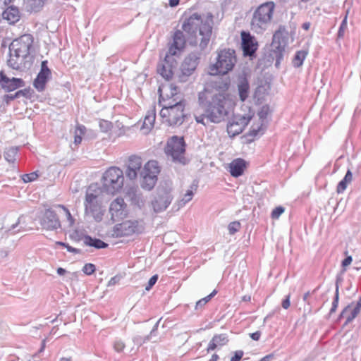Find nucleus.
I'll return each mask as SVG.
<instances>
[{"label":"nucleus","mask_w":361,"mask_h":361,"mask_svg":"<svg viewBox=\"0 0 361 361\" xmlns=\"http://www.w3.org/2000/svg\"><path fill=\"white\" fill-rule=\"evenodd\" d=\"M198 102L202 114L195 115V118L197 123L204 126L224 121L234 105L228 94L219 91L200 92Z\"/></svg>","instance_id":"obj_1"},{"label":"nucleus","mask_w":361,"mask_h":361,"mask_svg":"<svg viewBox=\"0 0 361 361\" xmlns=\"http://www.w3.org/2000/svg\"><path fill=\"white\" fill-rule=\"evenodd\" d=\"M181 28L188 35V41L192 46H199L204 49L212 34L213 15L207 13L205 19L198 13L185 12Z\"/></svg>","instance_id":"obj_2"},{"label":"nucleus","mask_w":361,"mask_h":361,"mask_svg":"<svg viewBox=\"0 0 361 361\" xmlns=\"http://www.w3.org/2000/svg\"><path fill=\"white\" fill-rule=\"evenodd\" d=\"M32 44L33 37L30 34L23 35L14 39L9 45L8 66L16 70L27 68L25 60L30 56Z\"/></svg>","instance_id":"obj_3"},{"label":"nucleus","mask_w":361,"mask_h":361,"mask_svg":"<svg viewBox=\"0 0 361 361\" xmlns=\"http://www.w3.org/2000/svg\"><path fill=\"white\" fill-rule=\"evenodd\" d=\"M101 189L96 185H91L86 190L84 200L85 215L92 217L94 221L100 222L105 212L102 204Z\"/></svg>","instance_id":"obj_4"},{"label":"nucleus","mask_w":361,"mask_h":361,"mask_svg":"<svg viewBox=\"0 0 361 361\" xmlns=\"http://www.w3.org/2000/svg\"><path fill=\"white\" fill-rule=\"evenodd\" d=\"M275 4L273 1H267L259 5L252 14L250 25L256 33L264 32L271 24Z\"/></svg>","instance_id":"obj_5"},{"label":"nucleus","mask_w":361,"mask_h":361,"mask_svg":"<svg viewBox=\"0 0 361 361\" xmlns=\"http://www.w3.org/2000/svg\"><path fill=\"white\" fill-rule=\"evenodd\" d=\"M236 61L235 52L233 49L221 50L218 53L216 62L209 66V74L226 75L233 70Z\"/></svg>","instance_id":"obj_6"},{"label":"nucleus","mask_w":361,"mask_h":361,"mask_svg":"<svg viewBox=\"0 0 361 361\" xmlns=\"http://www.w3.org/2000/svg\"><path fill=\"white\" fill-rule=\"evenodd\" d=\"M200 56L201 54L200 52H191L188 54L175 73V79L179 82L190 81L193 78L200 62Z\"/></svg>","instance_id":"obj_7"},{"label":"nucleus","mask_w":361,"mask_h":361,"mask_svg":"<svg viewBox=\"0 0 361 361\" xmlns=\"http://www.w3.org/2000/svg\"><path fill=\"white\" fill-rule=\"evenodd\" d=\"M123 172L118 167H110L102 176V190L107 194L114 195L123 186Z\"/></svg>","instance_id":"obj_8"},{"label":"nucleus","mask_w":361,"mask_h":361,"mask_svg":"<svg viewBox=\"0 0 361 361\" xmlns=\"http://www.w3.org/2000/svg\"><path fill=\"white\" fill-rule=\"evenodd\" d=\"M186 144L183 137L173 135L170 137L165 147V153L175 163L185 165L188 159L185 157Z\"/></svg>","instance_id":"obj_9"},{"label":"nucleus","mask_w":361,"mask_h":361,"mask_svg":"<svg viewBox=\"0 0 361 361\" xmlns=\"http://www.w3.org/2000/svg\"><path fill=\"white\" fill-rule=\"evenodd\" d=\"M184 109V101H176L174 104L164 106L160 111V116L166 118V122L170 126H180L186 116Z\"/></svg>","instance_id":"obj_10"},{"label":"nucleus","mask_w":361,"mask_h":361,"mask_svg":"<svg viewBox=\"0 0 361 361\" xmlns=\"http://www.w3.org/2000/svg\"><path fill=\"white\" fill-rule=\"evenodd\" d=\"M159 173L158 162L154 160L149 161L145 164L140 172V185L147 190H151L157 181V175Z\"/></svg>","instance_id":"obj_11"},{"label":"nucleus","mask_w":361,"mask_h":361,"mask_svg":"<svg viewBox=\"0 0 361 361\" xmlns=\"http://www.w3.org/2000/svg\"><path fill=\"white\" fill-rule=\"evenodd\" d=\"M173 196L169 188L159 187L151 201V206L155 213L165 211L171 204Z\"/></svg>","instance_id":"obj_12"},{"label":"nucleus","mask_w":361,"mask_h":361,"mask_svg":"<svg viewBox=\"0 0 361 361\" xmlns=\"http://www.w3.org/2000/svg\"><path fill=\"white\" fill-rule=\"evenodd\" d=\"M144 231L142 222L137 220L126 221L114 227L113 235L116 237L128 236L133 233H140Z\"/></svg>","instance_id":"obj_13"},{"label":"nucleus","mask_w":361,"mask_h":361,"mask_svg":"<svg viewBox=\"0 0 361 361\" xmlns=\"http://www.w3.org/2000/svg\"><path fill=\"white\" fill-rule=\"evenodd\" d=\"M184 31L178 30L172 37V42L171 43L166 54L171 56H179L184 50L186 44L185 36Z\"/></svg>","instance_id":"obj_14"},{"label":"nucleus","mask_w":361,"mask_h":361,"mask_svg":"<svg viewBox=\"0 0 361 361\" xmlns=\"http://www.w3.org/2000/svg\"><path fill=\"white\" fill-rule=\"evenodd\" d=\"M40 225L42 228L48 231H54L61 227L59 219L56 212L51 209L44 211L40 218Z\"/></svg>","instance_id":"obj_15"},{"label":"nucleus","mask_w":361,"mask_h":361,"mask_svg":"<svg viewBox=\"0 0 361 361\" xmlns=\"http://www.w3.org/2000/svg\"><path fill=\"white\" fill-rule=\"evenodd\" d=\"M111 219L118 221L126 217L128 214L127 204L121 197H117L111 202L109 207Z\"/></svg>","instance_id":"obj_16"},{"label":"nucleus","mask_w":361,"mask_h":361,"mask_svg":"<svg viewBox=\"0 0 361 361\" xmlns=\"http://www.w3.org/2000/svg\"><path fill=\"white\" fill-rule=\"evenodd\" d=\"M47 64V61H42L40 71L33 81V86L38 92H42L44 90L46 84L51 75V71Z\"/></svg>","instance_id":"obj_17"},{"label":"nucleus","mask_w":361,"mask_h":361,"mask_svg":"<svg viewBox=\"0 0 361 361\" xmlns=\"http://www.w3.org/2000/svg\"><path fill=\"white\" fill-rule=\"evenodd\" d=\"M250 119L251 117L250 116H235L233 121L228 125V133L232 134L233 136L240 134L249 123Z\"/></svg>","instance_id":"obj_18"},{"label":"nucleus","mask_w":361,"mask_h":361,"mask_svg":"<svg viewBox=\"0 0 361 361\" xmlns=\"http://www.w3.org/2000/svg\"><path fill=\"white\" fill-rule=\"evenodd\" d=\"M242 49L245 56H253L258 47L257 42L255 37L252 36L248 32L243 31L241 32Z\"/></svg>","instance_id":"obj_19"},{"label":"nucleus","mask_w":361,"mask_h":361,"mask_svg":"<svg viewBox=\"0 0 361 361\" xmlns=\"http://www.w3.org/2000/svg\"><path fill=\"white\" fill-rule=\"evenodd\" d=\"M173 63H176L173 56L166 54L164 60L157 66V72L166 80H171L175 73L173 71Z\"/></svg>","instance_id":"obj_20"},{"label":"nucleus","mask_w":361,"mask_h":361,"mask_svg":"<svg viewBox=\"0 0 361 361\" xmlns=\"http://www.w3.org/2000/svg\"><path fill=\"white\" fill-rule=\"evenodd\" d=\"M361 310V297L357 301L356 304L353 303L347 305L341 312L338 319L345 318V325L350 323L360 313Z\"/></svg>","instance_id":"obj_21"},{"label":"nucleus","mask_w":361,"mask_h":361,"mask_svg":"<svg viewBox=\"0 0 361 361\" xmlns=\"http://www.w3.org/2000/svg\"><path fill=\"white\" fill-rule=\"evenodd\" d=\"M142 162L140 157L132 155L129 157L126 176L130 180H134L137 178L138 172H141Z\"/></svg>","instance_id":"obj_22"},{"label":"nucleus","mask_w":361,"mask_h":361,"mask_svg":"<svg viewBox=\"0 0 361 361\" xmlns=\"http://www.w3.org/2000/svg\"><path fill=\"white\" fill-rule=\"evenodd\" d=\"M0 85L7 92H12L25 85V82L21 78H9L3 72H0Z\"/></svg>","instance_id":"obj_23"},{"label":"nucleus","mask_w":361,"mask_h":361,"mask_svg":"<svg viewBox=\"0 0 361 361\" xmlns=\"http://www.w3.org/2000/svg\"><path fill=\"white\" fill-rule=\"evenodd\" d=\"M246 168V161L240 158L233 160L229 164V172L233 177L240 176Z\"/></svg>","instance_id":"obj_24"},{"label":"nucleus","mask_w":361,"mask_h":361,"mask_svg":"<svg viewBox=\"0 0 361 361\" xmlns=\"http://www.w3.org/2000/svg\"><path fill=\"white\" fill-rule=\"evenodd\" d=\"M2 18L9 24H15L20 19V11L16 6H9L3 11Z\"/></svg>","instance_id":"obj_25"},{"label":"nucleus","mask_w":361,"mask_h":361,"mask_svg":"<svg viewBox=\"0 0 361 361\" xmlns=\"http://www.w3.org/2000/svg\"><path fill=\"white\" fill-rule=\"evenodd\" d=\"M228 342V336L225 334H217L214 336L212 339L209 341L207 352L215 350L217 347H221L226 345Z\"/></svg>","instance_id":"obj_26"},{"label":"nucleus","mask_w":361,"mask_h":361,"mask_svg":"<svg viewBox=\"0 0 361 361\" xmlns=\"http://www.w3.org/2000/svg\"><path fill=\"white\" fill-rule=\"evenodd\" d=\"M156 118V114L154 109H151L147 111L145 115L143 124L141 127V130H143L144 134H147L154 126V123Z\"/></svg>","instance_id":"obj_27"},{"label":"nucleus","mask_w":361,"mask_h":361,"mask_svg":"<svg viewBox=\"0 0 361 361\" xmlns=\"http://www.w3.org/2000/svg\"><path fill=\"white\" fill-rule=\"evenodd\" d=\"M83 242L85 245L93 247L96 249H104L109 246V244L104 241L97 238H92L88 235L84 236Z\"/></svg>","instance_id":"obj_28"},{"label":"nucleus","mask_w":361,"mask_h":361,"mask_svg":"<svg viewBox=\"0 0 361 361\" xmlns=\"http://www.w3.org/2000/svg\"><path fill=\"white\" fill-rule=\"evenodd\" d=\"M28 229L30 228L25 224V217L21 216L18 218V221L8 228V231L11 234H15Z\"/></svg>","instance_id":"obj_29"},{"label":"nucleus","mask_w":361,"mask_h":361,"mask_svg":"<svg viewBox=\"0 0 361 361\" xmlns=\"http://www.w3.org/2000/svg\"><path fill=\"white\" fill-rule=\"evenodd\" d=\"M250 85L246 78H242L238 85V90L240 99L242 102H244L248 97Z\"/></svg>","instance_id":"obj_30"},{"label":"nucleus","mask_w":361,"mask_h":361,"mask_svg":"<svg viewBox=\"0 0 361 361\" xmlns=\"http://www.w3.org/2000/svg\"><path fill=\"white\" fill-rule=\"evenodd\" d=\"M197 188V183L193 182V183L190 185V189H188L186 192L184 194L183 197L178 201V204L179 207H182L185 206L188 202H189L194 195V191H196Z\"/></svg>","instance_id":"obj_31"},{"label":"nucleus","mask_w":361,"mask_h":361,"mask_svg":"<svg viewBox=\"0 0 361 361\" xmlns=\"http://www.w3.org/2000/svg\"><path fill=\"white\" fill-rule=\"evenodd\" d=\"M307 54V50L304 49L296 51L293 59V66L295 68L300 67L303 64V61L305 59Z\"/></svg>","instance_id":"obj_32"},{"label":"nucleus","mask_w":361,"mask_h":361,"mask_svg":"<svg viewBox=\"0 0 361 361\" xmlns=\"http://www.w3.org/2000/svg\"><path fill=\"white\" fill-rule=\"evenodd\" d=\"M132 204L142 209L145 206V198L142 194H127Z\"/></svg>","instance_id":"obj_33"},{"label":"nucleus","mask_w":361,"mask_h":361,"mask_svg":"<svg viewBox=\"0 0 361 361\" xmlns=\"http://www.w3.org/2000/svg\"><path fill=\"white\" fill-rule=\"evenodd\" d=\"M45 1L46 0H27V6L31 11L37 12L42 8Z\"/></svg>","instance_id":"obj_34"},{"label":"nucleus","mask_w":361,"mask_h":361,"mask_svg":"<svg viewBox=\"0 0 361 361\" xmlns=\"http://www.w3.org/2000/svg\"><path fill=\"white\" fill-rule=\"evenodd\" d=\"M170 88L171 97L167 99L164 106H169L171 104H174L176 101L183 100L180 95L178 94L176 87L171 85Z\"/></svg>","instance_id":"obj_35"},{"label":"nucleus","mask_w":361,"mask_h":361,"mask_svg":"<svg viewBox=\"0 0 361 361\" xmlns=\"http://www.w3.org/2000/svg\"><path fill=\"white\" fill-rule=\"evenodd\" d=\"M18 152L17 147H10L4 152V158L9 163H13L16 160V156Z\"/></svg>","instance_id":"obj_36"},{"label":"nucleus","mask_w":361,"mask_h":361,"mask_svg":"<svg viewBox=\"0 0 361 361\" xmlns=\"http://www.w3.org/2000/svg\"><path fill=\"white\" fill-rule=\"evenodd\" d=\"M217 291L214 290L209 295L200 299L196 302L195 309H202L211 299L216 295Z\"/></svg>","instance_id":"obj_37"},{"label":"nucleus","mask_w":361,"mask_h":361,"mask_svg":"<svg viewBox=\"0 0 361 361\" xmlns=\"http://www.w3.org/2000/svg\"><path fill=\"white\" fill-rule=\"evenodd\" d=\"M348 14V11H347L346 14L339 26V28L338 30V34H337L338 39H341L344 37L345 32L347 30V27H348L347 26Z\"/></svg>","instance_id":"obj_38"},{"label":"nucleus","mask_w":361,"mask_h":361,"mask_svg":"<svg viewBox=\"0 0 361 361\" xmlns=\"http://www.w3.org/2000/svg\"><path fill=\"white\" fill-rule=\"evenodd\" d=\"M338 300H339V293H338V280H337L336 283L335 295H334V300L332 302L331 308L329 312L330 314H331L336 312V310L338 307Z\"/></svg>","instance_id":"obj_39"},{"label":"nucleus","mask_w":361,"mask_h":361,"mask_svg":"<svg viewBox=\"0 0 361 361\" xmlns=\"http://www.w3.org/2000/svg\"><path fill=\"white\" fill-rule=\"evenodd\" d=\"M338 300H339V293H338V280H337L336 283L335 295H334V300L332 302L331 308L329 312L330 314H331L336 312V310L338 307Z\"/></svg>","instance_id":"obj_40"},{"label":"nucleus","mask_w":361,"mask_h":361,"mask_svg":"<svg viewBox=\"0 0 361 361\" xmlns=\"http://www.w3.org/2000/svg\"><path fill=\"white\" fill-rule=\"evenodd\" d=\"M99 126L102 132L108 133L113 127L112 123L106 120H100L99 122Z\"/></svg>","instance_id":"obj_41"},{"label":"nucleus","mask_w":361,"mask_h":361,"mask_svg":"<svg viewBox=\"0 0 361 361\" xmlns=\"http://www.w3.org/2000/svg\"><path fill=\"white\" fill-rule=\"evenodd\" d=\"M263 134L262 124L257 126H252L249 131L248 135L252 137H257Z\"/></svg>","instance_id":"obj_42"},{"label":"nucleus","mask_w":361,"mask_h":361,"mask_svg":"<svg viewBox=\"0 0 361 361\" xmlns=\"http://www.w3.org/2000/svg\"><path fill=\"white\" fill-rule=\"evenodd\" d=\"M151 341L149 336L147 335L145 336H135L133 338V342L135 345H137L138 347H140L144 343L147 341Z\"/></svg>","instance_id":"obj_43"},{"label":"nucleus","mask_w":361,"mask_h":361,"mask_svg":"<svg viewBox=\"0 0 361 361\" xmlns=\"http://www.w3.org/2000/svg\"><path fill=\"white\" fill-rule=\"evenodd\" d=\"M33 93H34V91L32 90H31L30 88H25L23 90L17 91V95H18V98L20 97H24L27 99H31Z\"/></svg>","instance_id":"obj_44"},{"label":"nucleus","mask_w":361,"mask_h":361,"mask_svg":"<svg viewBox=\"0 0 361 361\" xmlns=\"http://www.w3.org/2000/svg\"><path fill=\"white\" fill-rule=\"evenodd\" d=\"M114 349L117 353H121L126 347L125 343L121 339H116L113 344Z\"/></svg>","instance_id":"obj_45"},{"label":"nucleus","mask_w":361,"mask_h":361,"mask_svg":"<svg viewBox=\"0 0 361 361\" xmlns=\"http://www.w3.org/2000/svg\"><path fill=\"white\" fill-rule=\"evenodd\" d=\"M285 209L282 206L276 207L273 209L271 216L274 219H277L284 212Z\"/></svg>","instance_id":"obj_46"},{"label":"nucleus","mask_w":361,"mask_h":361,"mask_svg":"<svg viewBox=\"0 0 361 361\" xmlns=\"http://www.w3.org/2000/svg\"><path fill=\"white\" fill-rule=\"evenodd\" d=\"M38 177L37 172H32L27 174H24L22 179L25 183H29L35 180Z\"/></svg>","instance_id":"obj_47"},{"label":"nucleus","mask_w":361,"mask_h":361,"mask_svg":"<svg viewBox=\"0 0 361 361\" xmlns=\"http://www.w3.org/2000/svg\"><path fill=\"white\" fill-rule=\"evenodd\" d=\"M95 265L92 263L85 264L82 268V271L87 275H91L95 271Z\"/></svg>","instance_id":"obj_48"},{"label":"nucleus","mask_w":361,"mask_h":361,"mask_svg":"<svg viewBox=\"0 0 361 361\" xmlns=\"http://www.w3.org/2000/svg\"><path fill=\"white\" fill-rule=\"evenodd\" d=\"M240 228V224L238 221H233L229 224L228 229L229 233L233 235L237 232Z\"/></svg>","instance_id":"obj_49"},{"label":"nucleus","mask_w":361,"mask_h":361,"mask_svg":"<svg viewBox=\"0 0 361 361\" xmlns=\"http://www.w3.org/2000/svg\"><path fill=\"white\" fill-rule=\"evenodd\" d=\"M310 295V292L307 291V293H305L304 294V295L302 297L303 301L309 306L307 308L306 307H305V308H304V315L310 314L311 312H312V309H311V307H310V303L307 300V298H308Z\"/></svg>","instance_id":"obj_50"},{"label":"nucleus","mask_w":361,"mask_h":361,"mask_svg":"<svg viewBox=\"0 0 361 361\" xmlns=\"http://www.w3.org/2000/svg\"><path fill=\"white\" fill-rule=\"evenodd\" d=\"M348 181H347L345 179L343 178L338 184L336 191L338 194L343 193L348 184Z\"/></svg>","instance_id":"obj_51"},{"label":"nucleus","mask_w":361,"mask_h":361,"mask_svg":"<svg viewBox=\"0 0 361 361\" xmlns=\"http://www.w3.org/2000/svg\"><path fill=\"white\" fill-rule=\"evenodd\" d=\"M59 207L63 209V211L66 214L67 220L68 221V222L70 224V226H73L74 224L75 220H74L73 217L72 216L68 209H67L65 206L61 205V204L59 205Z\"/></svg>","instance_id":"obj_52"},{"label":"nucleus","mask_w":361,"mask_h":361,"mask_svg":"<svg viewBox=\"0 0 361 361\" xmlns=\"http://www.w3.org/2000/svg\"><path fill=\"white\" fill-rule=\"evenodd\" d=\"M157 280H158L157 274L152 276L148 281V283H147V286H145V290L149 291L153 287V286L157 283Z\"/></svg>","instance_id":"obj_53"},{"label":"nucleus","mask_w":361,"mask_h":361,"mask_svg":"<svg viewBox=\"0 0 361 361\" xmlns=\"http://www.w3.org/2000/svg\"><path fill=\"white\" fill-rule=\"evenodd\" d=\"M17 98H18V97L17 95V92H16L14 94H9L4 95V97H3V100L6 103L8 104L11 101H13V100H14L15 99H17Z\"/></svg>","instance_id":"obj_54"},{"label":"nucleus","mask_w":361,"mask_h":361,"mask_svg":"<svg viewBox=\"0 0 361 361\" xmlns=\"http://www.w3.org/2000/svg\"><path fill=\"white\" fill-rule=\"evenodd\" d=\"M269 108L267 106H263L260 111L258 113L259 118L264 120L267 118L268 114Z\"/></svg>","instance_id":"obj_55"},{"label":"nucleus","mask_w":361,"mask_h":361,"mask_svg":"<svg viewBox=\"0 0 361 361\" xmlns=\"http://www.w3.org/2000/svg\"><path fill=\"white\" fill-rule=\"evenodd\" d=\"M243 356L242 350H237L234 353V355L231 357V361H240Z\"/></svg>","instance_id":"obj_56"},{"label":"nucleus","mask_w":361,"mask_h":361,"mask_svg":"<svg viewBox=\"0 0 361 361\" xmlns=\"http://www.w3.org/2000/svg\"><path fill=\"white\" fill-rule=\"evenodd\" d=\"M353 261V258L351 256H347L343 261H342V263H341V265L343 268V271H345V267H348V265H350L351 264Z\"/></svg>","instance_id":"obj_57"},{"label":"nucleus","mask_w":361,"mask_h":361,"mask_svg":"<svg viewBox=\"0 0 361 361\" xmlns=\"http://www.w3.org/2000/svg\"><path fill=\"white\" fill-rule=\"evenodd\" d=\"M290 295H288L285 299L283 300L281 305L283 308L287 310L290 307Z\"/></svg>","instance_id":"obj_58"},{"label":"nucleus","mask_w":361,"mask_h":361,"mask_svg":"<svg viewBox=\"0 0 361 361\" xmlns=\"http://www.w3.org/2000/svg\"><path fill=\"white\" fill-rule=\"evenodd\" d=\"M250 338L254 341H259L261 336V332L259 331L250 334Z\"/></svg>","instance_id":"obj_59"},{"label":"nucleus","mask_w":361,"mask_h":361,"mask_svg":"<svg viewBox=\"0 0 361 361\" xmlns=\"http://www.w3.org/2000/svg\"><path fill=\"white\" fill-rule=\"evenodd\" d=\"M85 130H86V128L82 125H80L77 127V128L75 130V133L78 134V133H79L80 135H84L85 133Z\"/></svg>","instance_id":"obj_60"},{"label":"nucleus","mask_w":361,"mask_h":361,"mask_svg":"<svg viewBox=\"0 0 361 361\" xmlns=\"http://www.w3.org/2000/svg\"><path fill=\"white\" fill-rule=\"evenodd\" d=\"M344 179H345L347 181H348V183H350L352 181V179H353V173L351 172V171L350 169H348L343 178Z\"/></svg>","instance_id":"obj_61"},{"label":"nucleus","mask_w":361,"mask_h":361,"mask_svg":"<svg viewBox=\"0 0 361 361\" xmlns=\"http://www.w3.org/2000/svg\"><path fill=\"white\" fill-rule=\"evenodd\" d=\"M66 248L67 249V250L69 252H72L74 254H79L80 252V250L79 249L70 246L68 244L67 245Z\"/></svg>","instance_id":"obj_62"},{"label":"nucleus","mask_w":361,"mask_h":361,"mask_svg":"<svg viewBox=\"0 0 361 361\" xmlns=\"http://www.w3.org/2000/svg\"><path fill=\"white\" fill-rule=\"evenodd\" d=\"M82 135L75 133V137H74V142L75 145L80 144L82 142Z\"/></svg>","instance_id":"obj_63"},{"label":"nucleus","mask_w":361,"mask_h":361,"mask_svg":"<svg viewBox=\"0 0 361 361\" xmlns=\"http://www.w3.org/2000/svg\"><path fill=\"white\" fill-rule=\"evenodd\" d=\"M273 358H274V355L273 354H269V355L264 356V357H262L259 361H271Z\"/></svg>","instance_id":"obj_64"}]
</instances>
